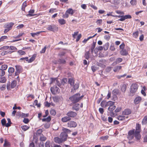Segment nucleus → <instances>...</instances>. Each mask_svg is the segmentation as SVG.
Listing matches in <instances>:
<instances>
[{
    "label": "nucleus",
    "instance_id": "obj_1",
    "mask_svg": "<svg viewBox=\"0 0 147 147\" xmlns=\"http://www.w3.org/2000/svg\"><path fill=\"white\" fill-rule=\"evenodd\" d=\"M83 96H80L79 93H77L69 98V99L73 103H75L79 101L83 97Z\"/></svg>",
    "mask_w": 147,
    "mask_h": 147
},
{
    "label": "nucleus",
    "instance_id": "obj_2",
    "mask_svg": "<svg viewBox=\"0 0 147 147\" xmlns=\"http://www.w3.org/2000/svg\"><path fill=\"white\" fill-rule=\"evenodd\" d=\"M68 82L70 85L73 87L71 90V91L73 92L74 90H75L78 89L79 86L78 83H74V80L72 78L69 79Z\"/></svg>",
    "mask_w": 147,
    "mask_h": 147
},
{
    "label": "nucleus",
    "instance_id": "obj_3",
    "mask_svg": "<svg viewBox=\"0 0 147 147\" xmlns=\"http://www.w3.org/2000/svg\"><path fill=\"white\" fill-rule=\"evenodd\" d=\"M14 24V23L12 22L7 23L4 24V28H5V29L4 31V33H6L11 30Z\"/></svg>",
    "mask_w": 147,
    "mask_h": 147
},
{
    "label": "nucleus",
    "instance_id": "obj_4",
    "mask_svg": "<svg viewBox=\"0 0 147 147\" xmlns=\"http://www.w3.org/2000/svg\"><path fill=\"white\" fill-rule=\"evenodd\" d=\"M114 104L115 102L112 101L110 105H109L108 108V110L110 111L111 116L114 115V114L113 111L116 108V106L114 105Z\"/></svg>",
    "mask_w": 147,
    "mask_h": 147
},
{
    "label": "nucleus",
    "instance_id": "obj_5",
    "mask_svg": "<svg viewBox=\"0 0 147 147\" xmlns=\"http://www.w3.org/2000/svg\"><path fill=\"white\" fill-rule=\"evenodd\" d=\"M16 71L15 72V76H18L21 72H22L23 69L22 67L19 65H16L15 66Z\"/></svg>",
    "mask_w": 147,
    "mask_h": 147
},
{
    "label": "nucleus",
    "instance_id": "obj_6",
    "mask_svg": "<svg viewBox=\"0 0 147 147\" xmlns=\"http://www.w3.org/2000/svg\"><path fill=\"white\" fill-rule=\"evenodd\" d=\"M120 94V92L118 90L115 89L113 90L112 92V94L113 95L112 100H115V99L117 98L116 95H119Z\"/></svg>",
    "mask_w": 147,
    "mask_h": 147
},
{
    "label": "nucleus",
    "instance_id": "obj_7",
    "mask_svg": "<svg viewBox=\"0 0 147 147\" xmlns=\"http://www.w3.org/2000/svg\"><path fill=\"white\" fill-rule=\"evenodd\" d=\"M59 89L56 86H54L51 88V91L53 94H56L59 93Z\"/></svg>",
    "mask_w": 147,
    "mask_h": 147
},
{
    "label": "nucleus",
    "instance_id": "obj_8",
    "mask_svg": "<svg viewBox=\"0 0 147 147\" xmlns=\"http://www.w3.org/2000/svg\"><path fill=\"white\" fill-rule=\"evenodd\" d=\"M47 29L48 30L53 32L57 31L58 30V27L54 25L49 26Z\"/></svg>",
    "mask_w": 147,
    "mask_h": 147
},
{
    "label": "nucleus",
    "instance_id": "obj_9",
    "mask_svg": "<svg viewBox=\"0 0 147 147\" xmlns=\"http://www.w3.org/2000/svg\"><path fill=\"white\" fill-rule=\"evenodd\" d=\"M138 88V85L136 84H132L131 87L130 92L134 93L136 92Z\"/></svg>",
    "mask_w": 147,
    "mask_h": 147
},
{
    "label": "nucleus",
    "instance_id": "obj_10",
    "mask_svg": "<svg viewBox=\"0 0 147 147\" xmlns=\"http://www.w3.org/2000/svg\"><path fill=\"white\" fill-rule=\"evenodd\" d=\"M67 125L68 127H75L77 125L76 123L72 121H69L67 123Z\"/></svg>",
    "mask_w": 147,
    "mask_h": 147
},
{
    "label": "nucleus",
    "instance_id": "obj_11",
    "mask_svg": "<svg viewBox=\"0 0 147 147\" xmlns=\"http://www.w3.org/2000/svg\"><path fill=\"white\" fill-rule=\"evenodd\" d=\"M111 101L106 102L105 101H102L100 103L101 106L103 107H106L109 106L111 103Z\"/></svg>",
    "mask_w": 147,
    "mask_h": 147
},
{
    "label": "nucleus",
    "instance_id": "obj_12",
    "mask_svg": "<svg viewBox=\"0 0 147 147\" xmlns=\"http://www.w3.org/2000/svg\"><path fill=\"white\" fill-rule=\"evenodd\" d=\"M77 115L76 113L71 111H69L66 113V115L70 118L76 117Z\"/></svg>",
    "mask_w": 147,
    "mask_h": 147
},
{
    "label": "nucleus",
    "instance_id": "obj_13",
    "mask_svg": "<svg viewBox=\"0 0 147 147\" xmlns=\"http://www.w3.org/2000/svg\"><path fill=\"white\" fill-rule=\"evenodd\" d=\"M131 18V16L129 15H127L125 16H121V18L119 19L118 20L123 21L125 20L126 19H130Z\"/></svg>",
    "mask_w": 147,
    "mask_h": 147
},
{
    "label": "nucleus",
    "instance_id": "obj_14",
    "mask_svg": "<svg viewBox=\"0 0 147 147\" xmlns=\"http://www.w3.org/2000/svg\"><path fill=\"white\" fill-rule=\"evenodd\" d=\"M67 136V135L66 133L62 132L60 135V137L63 141L64 142L66 140Z\"/></svg>",
    "mask_w": 147,
    "mask_h": 147
},
{
    "label": "nucleus",
    "instance_id": "obj_15",
    "mask_svg": "<svg viewBox=\"0 0 147 147\" xmlns=\"http://www.w3.org/2000/svg\"><path fill=\"white\" fill-rule=\"evenodd\" d=\"M13 51L9 50H2L0 51L1 54L2 55L4 56L7 54H10Z\"/></svg>",
    "mask_w": 147,
    "mask_h": 147
},
{
    "label": "nucleus",
    "instance_id": "obj_16",
    "mask_svg": "<svg viewBox=\"0 0 147 147\" xmlns=\"http://www.w3.org/2000/svg\"><path fill=\"white\" fill-rule=\"evenodd\" d=\"M140 132L134 131V136L136 139L138 140H139L141 138V135L140 134Z\"/></svg>",
    "mask_w": 147,
    "mask_h": 147
},
{
    "label": "nucleus",
    "instance_id": "obj_17",
    "mask_svg": "<svg viewBox=\"0 0 147 147\" xmlns=\"http://www.w3.org/2000/svg\"><path fill=\"white\" fill-rule=\"evenodd\" d=\"M54 140L56 143L59 144L63 142L60 137V138L58 137H55L54 139Z\"/></svg>",
    "mask_w": 147,
    "mask_h": 147
},
{
    "label": "nucleus",
    "instance_id": "obj_18",
    "mask_svg": "<svg viewBox=\"0 0 147 147\" xmlns=\"http://www.w3.org/2000/svg\"><path fill=\"white\" fill-rule=\"evenodd\" d=\"M131 111L130 109H125L123 112V114L125 115H128L131 113Z\"/></svg>",
    "mask_w": 147,
    "mask_h": 147
},
{
    "label": "nucleus",
    "instance_id": "obj_19",
    "mask_svg": "<svg viewBox=\"0 0 147 147\" xmlns=\"http://www.w3.org/2000/svg\"><path fill=\"white\" fill-rule=\"evenodd\" d=\"M80 108V104L78 103H76L74 104L72 107L73 110H75L76 111L79 110Z\"/></svg>",
    "mask_w": 147,
    "mask_h": 147
},
{
    "label": "nucleus",
    "instance_id": "obj_20",
    "mask_svg": "<svg viewBox=\"0 0 147 147\" xmlns=\"http://www.w3.org/2000/svg\"><path fill=\"white\" fill-rule=\"evenodd\" d=\"M71 119L68 116H66L62 118L61 120L63 122H66L70 120Z\"/></svg>",
    "mask_w": 147,
    "mask_h": 147
},
{
    "label": "nucleus",
    "instance_id": "obj_21",
    "mask_svg": "<svg viewBox=\"0 0 147 147\" xmlns=\"http://www.w3.org/2000/svg\"><path fill=\"white\" fill-rule=\"evenodd\" d=\"M120 53L121 55L123 56H126L128 54L127 51L125 49H122L120 51Z\"/></svg>",
    "mask_w": 147,
    "mask_h": 147
},
{
    "label": "nucleus",
    "instance_id": "obj_22",
    "mask_svg": "<svg viewBox=\"0 0 147 147\" xmlns=\"http://www.w3.org/2000/svg\"><path fill=\"white\" fill-rule=\"evenodd\" d=\"M36 56V54H35L32 55L30 59L28 58V63H31L35 59Z\"/></svg>",
    "mask_w": 147,
    "mask_h": 147
},
{
    "label": "nucleus",
    "instance_id": "obj_23",
    "mask_svg": "<svg viewBox=\"0 0 147 147\" xmlns=\"http://www.w3.org/2000/svg\"><path fill=\"white\" fill-rule=\"evenodd\" d=\"M141 100V98L140 96L136 97L134 100L135 104H137L139 103Z\"/></svg>",
    "mask_w": 147,
    "mask_h": 147
},
{
    "label": "nucleus",
    "instance_id": "obj_24",
    "mask_svg": "<svg viewBox=\"0 0 147 147\" xmlns=\"http://www.w3.org/2000/svg\"><path fill=\"white\" fill-rule=\"evenodd\" d=\"M141 125L139 123H137L136 124V130L135 131H141Z\"/></svg>",
    "mask_w": 147,
    "mask_h": 147
},
{
    "label": "nucleus",
    "instance_id": "obj_25",
    "mask_svg": "<svg viewBox=\"0 0 147 147\" xmlns=\"http://www.w3.org/2000/svg\"><path fill=\"white\" fill-rule=\"evenodd\" d=\"M66 12L68 14H70L72 15H73L74 13V12L72 8H69L68 9Z\"/></svg>",
    "mask_w": 147,
    "mask_h": 147
},
{
    "label": "nucleus",
    "instance_id": "obj_26",
    "mask_svg": "<svg viewBox=\"0 0 147 147\" xmlns=\"http://www.w3.org/2000/svg\"><path fill=\"white\" fill-rule=\"evenodd\" d=\"M51 118L50 116H48L46 118H43L42 119V121H46L47 122H49L51 121Z\"/></svg>",
    "mask_w": 147,
    "mask_h": 147
},
{
    "label": "nucleus",
    "instance_id": "obj_27",
    "mask_svg": "<svg viewBox=\"0 0 147 147\" xmlns=\"http://www.w3.org/2000/svg\"><path fill=\"white\" fill-rule=\"evenodd\" d=\"M142 123L143 125L146 124L147 123V116H145L144 117L142 120Z\"/></svg>",
    "mask_w": 147,
    "mask_h": 147
},
{
    "label": "nucleus",
    "instance_id": "obj_28",
    "mask_svg": "<svg viewBox=\"0 0 147 147\" xmlns=\"http://www.w3.org/2000/svg\"><path fill=\"white\" fill-rule=\"evenodd\" d=\"M15 71V69L13 67H9L8 69V72L10 74H12Z\"/></svg>",
    "mask_w": 147,
    "mask_h": 147
},
{
    "label": "nucleus",
    "instance_id": "obj_29",
    "mask_svg": "<svg viewBox=\"0 0 147 147\" xmlns=\"http://www.w3.org/2000/svg\"><path fill=\"white\" fill-rule=\"evenodd\" d=\"M58 21L59 23L61 25L64 24L66 23L65 20L63 19H59Z\"/></svg>",
    "mask_w": 147,
    "mask_h": 147
},
{
    "label": "nucleus",
    "instance_id": "obj_30",
    "mask_svg": "<svg viewBox=\"0 0 147 147\" xmlns=\"http://www.w3.org/2000/svg\"><path fill=\"white\" fill-rule=\"evenodd\" d=\"M38 136L40 137V140L41 141H45L46 139V138L45 137L43 134L40 135H39Z\"/></svg>",
    "mask_w": 147,
    "mask_h": 147
},
{
    "label": "nucleus",
    "instance_id": "obj_31",
    "mask_svg": "<svg viewBox=\"0 0 147 147\" xmlns=\"http://www.w3.org/2000/svg\"><path fill=\"white\" fill-rule=\"evenodd\" d=\"M27 6V2L26 1H25L22 4V9L23 11H25V8Z\"/></svg>",
    "mask_w": 147,
    "mask_h": 147
},
{
    "label": "nucleus",
    "instance_id": "obj_32",
    "mask_svg": "<svg viewBox=\"0 0 147 147\" xmlns=\"http://www.w3.org/2000/svg\"><path fill=\"white\" fill-rule=\"evenodd\" d=\"M121 68V66H117L115 67L113 71L115 72H117Z\"/></svg>",
    "mask_w": 147,
    "mask_h": 147
},
{
    "label": "nucleus",
    "instance_id": "obj_33",
    "mask_svg": "<svg viewBox=\"0 0 147 147\" xmlns=\"http://www.w3.org/2000/svg\"><path fill=\"white\" fill-rule=\"evenodd\" d=\"M6 81V79L5 77H0V82L5 83Z\"/></svg>",
    "mask_w": 147,
    "mask_h": 147
},
{
    "label": "nucleus",
    "instance_id": "obj_34",
    "mask_svg": "<svg viewBox=\"0 0 147 147\" xmlns=\"http://www.w3.org/2000/svg\"><path fill=\"white\" fill-rule=\"evenodd\" d=\"M34 11L33 9L30 10L29 11V14L27 15V16H33L34 15L33 14L34 13Z\"/></svg>",
    "mask_w": 147,
    "mask_h": 147
},
{
    "label": "nucleus",
    "instance_id": "obj_35",
    "mask_svg": "<svg viewBox=\"0 0 147 147\" xmlns=\"http://www.w3.org/2000/svg\"><path fill=\"white\" fill-rule=\"evenodd\" d=\"M16 84L17 82L16 81L14 80L12 81L11 84V88H14L16 86Z\"/></svg>",
    "mask_w": 147,
    "mask_h": 147
},
{
    "label": "nucleus",
    "instance_id": "obj_36",
    "mask_svg": "<svg viewBox=\"0 0 147 147\" xmlns=\"http://www.w3.org/2000/svg\"><path fill=\"white\" fill-rule=\"evenodd\" d=\"M8 47H9L7 48V50H9V51H12V50H15L17 49V48L13 46H8Z\"/></svg>",
    "mask_w": 147,
    "mask_h": 147
},
{
    "label": "nucleus",
    "instance_id": "obj_37",
    "mask_svg": "<svg viewBox=\"0 0 147 147\" xmlns=\"http://www.w3.org/2000/svg\"><path fill=\"white\" fill-rule=\"evenodd\" d=\"M89 55H90V52L89 51H88L86 52L84 55V57L85 58L88 59L89 58Z\"/></svg>",
    "mask_w": 147,
    "mask_h": 147
},
{
    "label": "nucleus",
    "instance_id": "obj_38",
    "mask_svg": "<svg viewBox=\"0 0 147 147\" xmlns=\"http://www.w3.org/2000/svg\"><path fill=\"white\" fill-rule=\"evenodd\" d=\"M62 130L63 132H65L67 134V133H70L71 132V131L70 130L65 128H63Z\"/></svg>",
    "mask_w": 147,
    "mask_h": 147
},
{
    "label": "nucleus",
    "instance_id": "obj_39",
    "mask_svg": "<svg viewBox=\"0 0 147 147\" xmlns=\"http://www.w3.org/2000/svg\"><path fill=\"white\" fill-rule=\"evenodd\" d=\"M96 43L94 42H93V44L92 46L90 48V51L92 53H93V51L95 47Z\"/></svg>",
    "mask_w": 147,
    "mask_h": 147
},
{
    "label": "nucleus",
    "instance_id": "obj_40",
    "mask_svg": "<svg viewBox=\"0 0 147 147\" xmlns=\"http://www.w3.org/2000/svg\"><path fill=\"white\" fill-rule=\"evenodd\" d=\"M18 53L20 55H25L26 54V52L22 50H19L18 51Z\"/></svg>",
    "mask_w": 147,
    "mask_h": 147
},
{
    "label": "nucleus",
    "instance_id": "obj_41",
    "mask_svg": "<svg viewBox=\"0 0 147 147\" xmlns=\"http://www.w3.org/2000/svg\"><path fill=\"white\" fill-rule=\"evenodd\" d=\"M91 68L93 72L98 69V68L95 65L92 66Z\"/></svg>",
    "mask_w": 147,
    "mask_h": 147
},
{
    "label": "nucleus",
    "instance_id": "obj_42",
    "mask_svg": "<svg viewBox=\"0 0 147 147\" xmlns=\"http://www.w3.org/2000/svg\"><path fill=\"white\" fill-rule=\"evenodd\" d=\"M126 86L125 84H123L121 87V90L122 92H125V91Z\"/></svg>",
    "mask_w": 147,
    "mask_h": 147
},
{
    "label": "nucleus",
    "instance_id": "obj_43",
    "mask_svg": "<svg viewBox=\"0 0 147 147\" xmlns=\"http://www.w3.org/2000/svg\"><path fill=\"white\" fill-rule=\"evenodd\" d=\"M109 43L107 42L106 43L105 45L103 46V47L105 50H107L109 47Z\"/></svg>",
    "mask_w": 147,
    "mask_h": 147
},
{
    "label": "nucleus",
    "instance_id": "obj_44",
    "mask_svg": "<svg viewBox=\"0 0 147 147\" xmlns=\"http://www.w3.org/2000/svg\"><path fill=\"white\" fill-rule=\"evenodd\" d=\"M5 71L3 69H0V76H3L5 74Z\"/></svg>",
    "mask_w": 147,
    "mask_h": 147
},
{
    "label": "nucleus",
    "instance_id": "obj_45",
    "mask_svg": "<svg viewBox=\"0 0 147 147\" xmlns=\"http://www.w3.org/2000/svg\"><path fill=\"white\" fill-rule=\"evenodd\" d=\"M8 38V37L7 36H3L1 37L0 38V40L1 42L4 41L5 39H6Z\"/></svg>",
    "mask_w": 147,
    "mask_h": 147
},
{
    "label": "nucleus",
    "instance_id": "obj_46",
    "mask_svg": "<svg viewBox=\"0 0 147 147\" xmlns=\"http://www.w3.org/2000/svg\"><path fill=\"white\" fill-rule=\"evenodd\" d=\"M125 117L123 116L119 115L117 117V119L119 120L122 121L125 119Z\"/></svg>",
    "mask_w": 147,
    "mask_h": 147
},
{
    "label": "nucleus",
    "instance_id": "obj_47",
    "mask_svg": "<svg viewBox=\"0 0 147 147\" xmlns=\"http://www.w3.org/2000/svg\"><path fill=\"white\" fill-rule=\"evenodd\" d=\"M134 129H133L131 130H130L128 132V134L130 135V136H134Z\"/></svg>",
    "mask_w": 147,
    "mask_h": 147
},
{
    "label": "nucleus",
    "instance_id": "obj_48",
    "mask_svg": "<svg viewBox=\"0 0 147 147\" xmlns=\"http://www.w3.org/2000/svg\"><path fill=\"white\" fill-rule=\"evenodd\" d=\"M21 128L23 130L26 131L28 129L29 127L27 125H23L21 126Z\"/></svg>",
    "mask_w": 147,
    "mask_h": 147
},
{
    "label": "nucleus",
    "instance_id": "obj_49",
    "mask_svg": "<svg viewBox=\"0 0 147 147\" xmlns=\"http://www.w3.org/2000/svg\"><path fill=\"white\" fill-rule=\"evenodd\" d=\"M6 85L5 84H3L0 86V89L1 91H3L6 89Z\"/></svg>",
    "mask_w": 147,
    "mask_h": 147
},
{
    "label": "nucleus",
    "instance_id": "obj_50",
    "mask_svg": "<svg viewBox=\"0 0 147 147\" xmlns=\"http://www.w3.org/2000/svg\"><path fill=\"white\" fill-rule=\"evenodd\" d=\"M7 120L8 121V123H6V127H9L11 125V121L10 119L9 118H7Z\"/></svg>",
    "mask_w": 147,
    "mask_h": 147
},
{
    "label": "nucleus",
    "instance_id": "obj_51",
    "mask_svg": "<svg viewBox=\"0 0 147 147\" xmlns=\"http://www.w3.org/2000/svg\"><path fill=\"white\" fill-rule=\"evenodd\" d=\"M1 123L3 126H6V121L5 119L3 118L1 120Z\"/></svg>",
    "mask_w": 147,
    "mask_h": 147
},
{
    "label": "nucleus",
    "instance_id": "obj_52",
    "mask_svg": "<svg viewBox=\"0 0 147 147\" xmlns=\"http://www.w3.org/2000/svg\"><path fill=\"white\" fill-rule=\"evenodd\" d=\"M136 0H131L130 1V3L133 6L137 4Z\"/></svg>",
    "mask_w": 147,
    "mask_h": 147
},
{
    "label": "nucleus",
    "instance_id": "obj_53",
    "mask_svg": "<svg viewBox=\"0 0 147 147\" xmlns=\"http://www.w3.org/2000/svg\"><path fill=\"white\" fill-rule=\"evenodd\" d=\"M139 32L138 31H136L135 32H134L133 34V36L135 38H137L138 36Z\"/></svg>",
    "mask_w": 147,
    "mask_h": 147
},
{
    "label": "nucleus",
    "instance_id": "obj_54",
    "mask_svg": "<svg viewBox=\"0 0 147 147\" xmlns=\"http://www.w3.org/2000/svg\"><path fill=\"white\" fill-rule=\"evenodd\" d=\"M7 67L8 66L7 65H3L1 66V69H3V70L5 71L7 69Z\"/></svg>",
    "mask_w": 147,
    "mask_h": 147
},
{
    "label": "nucleus",
    "instance_id": "obj_55",
    "mask_svg": "<svg viewBox=\"0 0 147 147\" xmlns=\"http://www.w3.org/2000/svg\"><path fill=\"white\" fill-rule=\"evenodd\" d=\"M50 126V124L49 122H48L46 123L44 127L45 128L47 129L49 128Z\"/></svg>",
    "mask_w": 147,
    "mask_h": 147
},
{
    "label": "nucleus",
    "instance_id": "obj_56",
    "mask_svg": "<svg viewBox=\"0 0 147 147\" xmlns=\"http://www.w3.org/2000/svg\"><path fill=\"white\" fill-rule=\"evenodd\" d=\"M20 60L24 62L26 61L28 62V57H25L21 58L20 59Z\"/></svg>",
    "mask_w": 147,
    "mask_h": 147
},
{
    "label": "nucleus",
    "instance_id": "obj_57",
    "mask_svg": "<svg viewBox=\"0 0 147 147\" xmlns=\"http://www.w3.org/2000/svg\"><path fill=\"white\" fill-rule=\"evenodd\" d=\"M59 62L62 64H64L65 63V61L64 59H59L58 60Z\"/></svg>",
    "mask_w": 147,
    "mask_h": 147
},
{
    "label": "nucleus",
    "instance_id": "obj_58",
    "mask_svg": "<svg viewBox=\"0 0 147 147\" xmlns=\"http://www.w3.org/2000/svg\"><path fill=\"white\" fill-rule=\"evenodd\" d=\"M50 114L53 115H55L56 114V112L54 109H51L50 111Z\"/></svg>",
    "mask_w": 147,
    "mask_h": 147
},
{
    "label": "nucleus",
    "instance_id": "obj_59",
    "mask_svg": "<svg viewBox=\"0 0 147 147\" xmlns=\"http://www.w3.org/2000/svg\"><path fill=\"white\" fill-rule=\"evenodd\" d=\"M45 147H50L51 143L49 141H47L45 143Z\"/></svg>",
    "mask_w": 147,
    "mask_h": 147
},
{
    "label": "nucleus",
    "instance_id": "obj_60",
    "mask_svg": "<svg viewBox=\"0 0 147 147\" xmlns=\"http://www.w3.org/2000/svg\"><path fill=\"white\" fill-rule=\"evenodd\" d=\"M59 98L57 96H55L53 98V99L54 102H58L59 100Z\"/></svg>",
    "mask_w": 147,
    "mask_h": 147
},
{
    "label": "nucleus",
    "instance_id": "obj_61",
    "mask_svg": "<svg viewBox=\"0 0 147 147\" xmlns=\"http://www.w3.org/2000/svg\"><path fill=\"white\" fill-rule=\"evenodd\" d=\"M65 53V52L64 51H62L59 53L58 55L60 57H61L62 56H64Z\"/></svg>",
    "mask_w": 147,
    "mask_h": 147
},
{
    "label": "nucleus",
    "instance_id": "obj_62",
    "mask_svg": "<svg viewBox=\"0 0 147 147\" xmlns=\"http://www.w3.org/2000/svg\"><path fill=\"white\" fill-rule=\"evenodd\" d=\"M8 47H8V46H3V47H1L0 48V50H7V48H8Z\"/></svg>",
    "mask_w": 147,
    "mask_h": 147
},
{
    "label": "nucleus",
    "instance_id": "obj_63",
    "mask_svg": "<svg viewBox=\"0 0 147 147\" xmlns=\"http://www.w3.org/2000/svg\"><path fill=\"white\" fill-rule=\"evenodd\" d=\"M112 67H107L106 69V71L107 72H109L111 70Z\"/></svg>",
    "mask_w": 147,
    "mask_h": 147
},
{
    "label": "nucleus",
    "instance_id": "obj_64",
    "mask_svg": "<svg viewBox=\"0 0 147 147\" xmlns=\"http://www.w3.org/2000/svg\"><path fill=\"white\" fill-rule=\"evenodd\" d=\"M123 60L122 58H117L116 60V62L117 63H119L121 62Z\"/></svg>",
    "mask_w": 147,
    "mask_h": 147
}]
</instances>
